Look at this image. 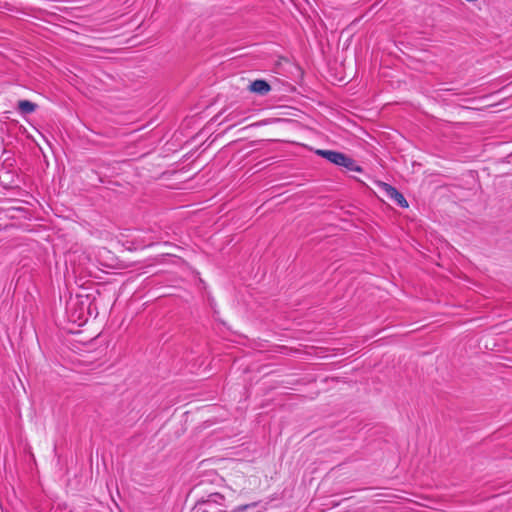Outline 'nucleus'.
Instances as JSON below:
<instances>
[{"label":"nucleus","instance_id":"f257e3e1","mask_svg":"<svg viewBox=\"0 0 512 512\" xmlns=\"http://www.w3.org/2000/svg\"><path fill=\"white\" fill-rule=\"evenodd\" d=\"M378 187L382 193L391 200H394L400 207L407 208L409 206L405 197L393 186L388 183L379 182Z\"/></svg>","mask_w":512,"mask_h":512},{"label":"nucleus","instance_id":"20e7f679","mask_svg":"<svg viewBox=\"0 0 512 512\" xmlns=\"http://www.w3.org/2000/svg\"><path fill=\"white\" fill-rule=\"evenodd\" d=\"M249 90L259 95H266L270 92L271 87L265 80H255L249 85Z\"/></svg>","mask_w":512,"mask_h":512},{"label":"nucleus","instance_id":"39448f33","mask_svg":"<svg viewBox=\"0 0 512 512\" xmlns=\"http://www.w3.org/2000/svg\"><path fill=\"white\" fill-rule=\"evenodd\" d=\"M17 106L22 114H30L37 109V105L29 100H20Z\"/></svg>","mask_w":512,"mask_h":512},{"label":"nucleus","instance_id":"0eeeda50","mask_svg":"<svg viewBox=\"0 0 512 512\" xmlns=\"http://www.w3.org/2000/svg\"><path fill=\"white\" fill-rule=\"evenodd\" d=\"M255 505H256L255 503H252V504H248V505L240 506V507L238 508V510H239V511H243V510H246V509H249V508H253V507H255Z\"/></svg>","mask_w":512,"mask_h":512},{"label":"nucleus","instance_id":"423d86ee","mask_svg":"<svg viewBox=\"0 0 512 512\" xmlns=\"http://www.w3.org/2000/svg\"><path fill=\"white\" fill-rule=\"evenodd\" d=\"M349 171L362 172V168L350 157L346 156L344 163L341 165Z\"/></svg>","mask_w":512,"mask_h":512},{"label":"nucleus","instance_id":"f03ea898","mask_svg":"<svg viewBox=\"0 0 512 512\" xmlns=\"http://www.w3.org/2000/svg\"><path fill=\"white\" fill-rule=\"evenodd\" d=\"M224 496L219 493H214L208 496L206 500L198 502L196 507L201 512H207L208 509H214V505H224Z\"/></svg>","mask_w":512,"mask_h":512},{"label":"nucleus","instance_id":"7ed1b4c3","mask_svg":"<svg viewBox=\"0 0 512 512\" xmlns=\"http://www.w3.org/2000/svg\"><path fill=\"white\" fill-rule=\"evenodd\" d=\"M319 156L325 158L329 162L341 166L347 155L341 152L333 151V150H317L316 152Z\"/></svg>","mask_w":512,"mask_h":512}]
</instances>
